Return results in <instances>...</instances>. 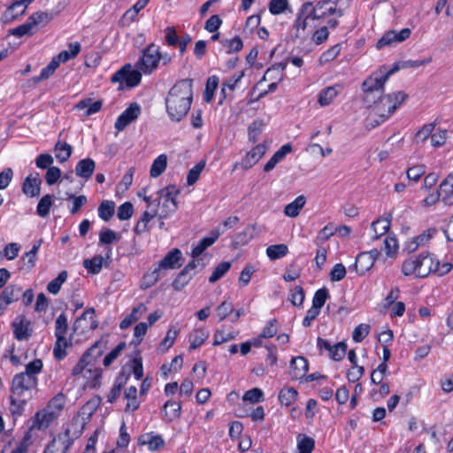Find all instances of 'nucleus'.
<instances>
[{
    "mask_svg": "<svg viewBox=\"0 0 453 453\" xmlns=\"http://www.w3.org/2000/svg\"><path fill=\"white\" fill-rule=\"evenodd\" d=\"M159 61V48L154 43H150L142 50V55L137 61L136 67L143 73L150 74L157 67Z\"/></svg>",
    "mask_w": 453,
    "mask_h": 453,
    "instance_id": "0eeeda50",
    "label": "nucleus"
},
{
    "mask_svg": "<svg viewBox=\"0 0 453 453\" xmlns=\"http://www.w3.org/2000/svg\"><path fill=\"white\" fill-rule=\"evenodd\" d=\"M12 326L13 335L18 341L27 340L32 334L30 321L23 315L17 316L12 323Z\"/></svg>",
    "mask_w": 453,
    "mask_h": 453,
    "instance_id": "4468645a",
    "label": "nucleus"
},
{
    "mask_svg": "<svg viewBox=\"0 0 453 453\" xmlns=\"http://www.w3.org/2000/svg\"><path fill=\"white\" fill-rule=\"evenodd\" d=\"M52 204H53L52 196H50V195L43 196L40 199V201L37 204L36 213L42 218H46L50 213Z\"/></svg>",
    "mask_w": 453,
    "mask_h": 453,
    "instance_id": "c03bdc74",
    "label": "nucleus"
},
{
    "mask_svg": "<svg viewBox=\"0 0 453 453\" xmlns=\"http://www.w3.org/2000/svg\"><path fill=\"white\" fill-rule=\"evenodd\" d=\"M115 203L109 200H104L98 207V216L101 219L107 222L114 214Z\"/></svg>",
    "mask_w": 453,
    "mask_h": 453,
    "instance_id": "58836bf2",
    "label": "nucleus"
},
{
    "mask_svg": "<svg viewBox=\"0 0 453 453\" xmlns=\"http://www.w3.org/2000/svg\"><path fill=\"white\" fill-rule=\"evenodd\" d=\"M96 168V163L93 159L88 157L80 160L75 166V173L85 180H88Z\"/></svg>",
    "mask_w": 453,
    "mask_h": 453,
    "instance_id": "393cba45",
    "label": "nucleus"
},
{
    "mask_svg": "<svg viewBox=\"0 0 453 453\" xmlns=\"http://www.w3.org/2000/svg\"><path fill=\"white\" fill-rule=\"evenodd\" d=\"M160 272L161 270L156 266L152 271L146 273L142 277L141 288L146 289L155 285L159 280Z\"/></svg>",
    "mask_w": 453,
    "mask_h": 453,
    "instance_id": "a18cd8bd",
    "label": "nucleus"
},
{
    "mask_svg": "<svg viewBox=\"0 0 453 453\" xmlns=\"http://www.w3.org/2000/svg\"><path fill=\"white\" fill-rule=\"evenodd\" d=\"M35 0H17L13 2L3 14V20L10 22L17 17L23 15L27 7Z\"/></svg>",
    "mask_w": 453,
    "mask_h": 453,
    "instance_id": "dca6fc26",
    "label": "nucleus"
},
{
    "mask_svg": "<svg viewBox=\"0 0 453 453\" xmlns=\"http://www.w3.org/2000/svg\"><path fill=\"white\" fill-rule=\"evenodd\" d=\"M231 263L230 262H221L219 264L216 268L213 270L211 275L209 277V281L211 283H215L219 280H220L230 269Z\"/></svg>",
    "mask_w": 453,
    "mask_h": 453,
    "instance_id": "864d4df0",
    "label": "nucleus"
},
{
    "mask_svg": "<svg viewBox=\"0 0 453 453\" xmlns=\"http://www.w3.org/2000/svg\"><path fill=\"white\" fill-rule=\"evenodd\" d=\"M194 275L195 273H190L183 269L173 280V288L177 291L181 290L190 281Z\"/></svg>",
    "mask_w": 453,
    "mask_h": 453,
    "instance_id": "603ef678",
    "label": "nucleus"
},
{
    "mask_svg": "<svg viewBox=\"0 0 453 453\" xmlns=\"http://www.w3.org/2000/svg\"><path fill=\"white\" fill-rule=\"evenodd\" d=\"M220 44L222 46L221 50H225L227 54L239 51L242 48V42L238 36L233 39H223L220 41Z\"/></svg>",
    "mask_w": 453,
    "mask_h": 453,
    "instance_id": "49530a36",
    "label": "nucleus"
},
{
    "mask_svg": "<svg viewBox=\"0 0 453 453\" xmlns=\"http://www.w3.org/2000/svg\"><path fill=\"white\" fill-rule=\"evenodd\" d=\"M141 113V107L138 104H131L117 119L114 127L118 131H123L130 123L134 121Z\"/></svg>",
    "mask_w": 453,
    "mask_h": 453,
    "instance_id": "9b49d317",
    "label": "nucleus"
},
{
    "mask_svg": "<svg viewBox=\"0 0 453 453\" xmlns=\"http://www.w3.org/2000/svg\"><path fill=\"white\" fill-rule=\"evenodd\" d=\"M218 84H219V78L216 76L210 77L207 80L204 95H203L204 100L206 102L211 101V99L213 97V93H214L215 89L217 88Z\"/></svg>",
    "mask_w": 453,
    "mask_h": 453,
    "instance_id": "0e129e2a",
    "label": "nucleus"
},
{
    "mask_svg": "<svg viewBox=\"0 0 453 453\" xmlns=\"http://www.w3.org/2000/svg\"><path fill=\"white\" fill-rule=\"evenodd\" d=\"M380 251L377 249L366 252H361L356 258L352 268L360 275L368 272L374 265Z\"/></svg>",
    "mask_w": 453,
    "mask_h": 453,
    "instance_id": "1a4fd4ad",
    "label": "nucleus"
},
{
    "mask_svg": "<svg viewBox=\"0 0 453 453\" xmlns=\"http://www.w3.org/2000/svg\"><path fill=\"white\" fill-rule=\"evenodd\" d=\"M407 97V94L403 91H397L385 96L381 99V103L383 104H388V113L384 114L380 109H378V119H369V125L372 127H375L383 123L395 112V111L405 101Z\"/></svg>",
    "mask_w": 453,
    "mask_h": 453,
    "instance_id": "20e7f679",
    "label": "nucleus"
},
{
    "mask_svg": "<svg viewBox=\"0 0 453 453\" xmlns=\"http://www.w3.org/2000/svg\"><path fill=\"white\" fill-rule=\"evenodd\" d=\"M288 300L294 306H301L304 301V292L302 287L296 286L290 290Z\"/></svg>",
    "mask_w": 453,
    "mask_h": 453,
    "instance_id": "bf43d9fd",
    "label": "nucleus"
},
{
    "mask_svg": "<svg viewBox=\"0 0 453 453\" xmlns=\"http://www.w3.org/2000/svg\"><path fill=\"white\" fill-rule=\"evenodd\" d=\"M38 379L19 372L13 376L11 384L12 395L18 397H32V391L36 388Z\"/></svg>",
    "mask_w": 453,
    "mask_h": 453,
    "instance_id": "39448f33",
    "label": "nucleus"
},
{
    "mask_svg": "<svg viewBox=\"0 0 453 453\" xmlns=\"http://www.w3.org/2000/svg\"><path fill=\"white\" fill-rule=\"evenodd\" d=\"M342 87L340 84L326 87L320 90L318 94V104L321 107H326L331 104L335 97L341 92Z\"/></svg>",
    "mask_w": 453,
    "mask_h": 453,
    "instance_id": "a211bd4d",
    "label": "nucleus"
},
{
    "mask_svg": "<svg viewBox=\"0 0 453 453\" xmlns=\"http://www.w3.org/2000/svg\"><path fill=\"white\" fill-rule=\"evenodd\" d=\"M390 227V219L384 218L379 219L378 220L372 222V229L374 232L373 239H379L380 236L387 234Z\"/></svg>",
    "mask_w": 453,
    "mask_h": 453,
    "instance_id": "a19ab883",
    "label": "nucleus"
},
{
    "mask_svg": "<svg viewBox=\"0 0 453 453\" xmlns=\"http://www.w3.org/2000/svg\"><path fill=\"white\" fill-rule=\"evenodd\" d=\"M27 397H18L17 395H10V403L12 405V411L14 414H21L23 411L24 406L27 403Z\"/></svg>",
    "mask_w": 453,
    "mask_h": 453,
    "instance_id": "e2e57ef3",
    "label": "nucleus"
},
{
    "mask_svg": "<svg viewBox=\"0 0 453 453\" xmlns=\"http://www.w3.org/2000/svg\"><path fill=\"white\" fill-rule=\"evenodd\" d=\"M306 14H303V5L298 11L297 17L292 27V37L301 39L305 37V30L307 27Z\"/></svg>",
    "mask_w": 453,
    "mask_h": 453,
    "instance_id": "b1692460",
    "label": "nucleus"
},
{
    "mask_svg": "<svg viewBox=\"0 0 453 453\" xmlns=\"http://www.w3.org/2000/svg\"><path fill=\"white\" fill-rule=\"evenodd\" d=\"M22 288L19 286L9 285L0 295V299L4 302L5 305L19 300Z\"/></svg>",
    "mask_w": 453,
    "mask_h": 453,
    "instance_id": "473e14b6",
    "label": "nucleus"
},
{
    "mask_svg": "<svg viewBox=\"0 0 453 453\" xmlns=\"http://www.w3.org/2000/svg\"><path fill=\"white\" fill-rule=\"evenodd\" d=\"M341 50H342V45L340 43H337V44L330 47L328 50H326L320 55L319 58V65H323L325 64H327V63L333 61L334 59H335L338 57Z\"/></svg>",
    "mask_w": 453,
    "mask_h": 453,
    "instance_id": "79ce46f5",
    "label": "nucleus"
},
{
    "mask_svg": "<svg viewBox=\"0 0 453 453\" xmlns=\"http://www.w3.org/2000/svg\"><path fill=\"white\" fill-rule=\"evenodd\" d=\"M268 10L273 15H280L287 12H292L288 0H270Z\"/></svg>",
    "mask_w": 453,
    "mask_h": 453,
    "instance_id": "c9c22d12",
    "label": "nucleus"
},
{
    "mask_svg": "<svg viewBox=\"0 0 453 453\" xmlns=\"http://www.w3.org/2000/svg\"><path fill=\"white\" fill-rule=\"evenodd\" d=\"M420 262H419V269L421 271L418 272V278H424L429 275L431 273H434V270H436L435 258L429 252H422L419 254Z\"/></svg>",
    "mask_w": 453,
    "mask_h": 453,
    "instance_id": "412c9836",
    "label": "nucleus"
},
{
    "mask_svg": "<svg viewBox=\"0 0 453 453\" xmlns=\"http://www.w3.org/2000/svg\"><path fill=\"white\" fill-rule=\"evenodd\" d=\"M209 337V332L203 328L195 329L188 336L190 342L189 349H196L200 347Z\"/></svg>",
    "mask_w": 453,
    "mask_h": 453,
    "instance_id": "72a5a7b5",
    "label": "nucleus"
},
{
    "mask_svg": "<svg viewBox=\"0 0 453 453\" xmlns=\"http://www.w3.org/2000/svg\"><path fill=\"white\" fill-rule=\"evenodd\" d=\"M42 180L38 174L27 176L22 184L23 193L29 197H35L40 195Z\"/></svg>",
    "mask_w": 453,
    "mask_h": 453,
    "instance_id": "6ab92c4d",
    "label": "nucleus"
},
{
    "mask_svg": "<svg viewBox=\"0 0 453 453\" xmlns=\"http://www.w3.org/2000/svg\"><path fill=\"white\" fill-rule=\"evenodd\" d=\"M139 444L147 445L151 451L159 449L165 445V441L161 435L153 433L142 434L138 439Z\"/></svg>",
    "mask_w": 453,
    "mask_h": 453,
    "instance_id": "5701e85b",
    "label": "nucleus"
},
{
    "mask_svg": "<svg viewBox=\"0 0 453 453\" xmlns=\"http://www.w3.org/2000/svg\"><path fill=\"white\" fill-rule=\"evenodd\" d=\"M101 355V349H99L98 343L92 345L82 356L80 361L73 367L72 373L76 376L82 373L84 371L86 373H92L91 369L86 370L88 365L92 359H96Z\"/></svg>",
    "mask_w": 453,
    "mask_h": 453,
    "instance_id": "9d476101",
    "label": "nucleus"
},
{
    "mask_svg": "<svg viewBox=\"0 0 453 453\" xmlns=\"http://www.w3.org/2000/svg\"><path fill=\"white\" fill-rule=\"evenodd\" d=\"M140 69H134L130 64H127L118 70L111 78V82H125L129 88L137 86L142 80Z\"/></svg>",
    "mask_w": 453,
    "mask_h": 453,
    "instance_id": "6e6552de",
    "label": "nucleus"
},
{
    "mask_svg": "<svg viewBox=\"0 0 453 453\" xmlns=\"http://www.w3.org/2000/svg\"><path fill=\"white\" fill-rule=\"evenodd\" d=\"M329 297L328 289L326 288H322L317 290L312 298V306L317 310H320L327 298Z\"/></svg>",
    "mask_w": 453,
    "mask_h": 453,
    "instance_id": "5fc2aeb1",
    "label": "nucleus"
},
{
    "mask_svg": "<svg viewBox=\"0 0 453 453\" xmlns=\"http://www.w3.org/2000/svg\"><path fill=\"white\" fill-rule=\"evenodd\" d=\"M420 257L419 255L412 256L408 259L404 260L402 265V272L404 275H414L418 278Z\"/></svg>",
    "mask_w": 453,
    "mask_h": 453,
    "instance_id": "c85d7f7f",
    "label": "nucleus"
},
{
    "mask_svg": "<svg viewBox=\"0 0 453 453\" xmlns=\"http://www.w3.org/2000/svg\"><path fill=\"white\" fill-rule=\"evenodd\" d=\"M35 27L31 24L29 19H27V22L19 25V27L10 30V34L16 37H22L24 35H31L35 33Z\"/></svg>",
    "mask_w": 453,
    "mask_h": 453,
    "instance_id": "6e6d98bb",
    "label": "nucleus"
},
{
    "mask_svg": "<svg viewBox=\"0 0 453 453\" xmlns=\"http://www.w3.org/2000/svg\"><path fill=\"white\" fill-rule=\"evenodd\" d=\"M370 333V326L360 324L355 327L352 333V339L356 342H361Z\"/></svg>",
    "mask_w": 453,
    "mask_h": 453,
    "instance_id": "69168bd1",
    "label": "nucleus"
},
{
    "mask_svg": "<svg viewBox=\"0 0 453 453\" xmlns=\"http://www.w3.org/2000/svg\"><path fill=\"white\" fill-rule=\"evenodd\" d=\"M147 311V307L143 303H139L137 306L134 307L132 312L127 315L121 322L120 328L127 329L133 323L137 321L142 315Z\"/></svg>",
    "mask_w": 453,
    "mask_h": 453,
    "instance_id": "bb28decb",
    "label": "nucleus"
},
{
    "mask_svg": "<svg viewBox=\"0 0 453 453\" xmlns=\"http://www.w3.org/2000/svg\"><path fill=\"white\" fill-rule=\"evenodd\" d=\"M55 151L56 158L59 162L64 163L70 157L72 154V146L68 143H61L60 142H58L55 145Z\"/></svg>",
    "mask_w": 453,
    "mask_h": 453,
    "instance_id": "09e8293b",
    "label": "nucleus"
},
{
    "mask_svg": "<svg viewBox=\"0 0 453 453\" xmlns=\"http://www.w3.org/2000/svg\"><path fill=\"white\" fill-rule=\"evenodd\" d=\"M167 165V157L165 154L159 155L152 163L150 167V176L157 178L163 173Z\"/></svg>",
    "mask_w": 453,
    "mask_h": 453,
    "instance_id": "ea45409f",
    "label": "nucleus"
},
{
    "mask_svg": "<svg viewBox=\"0 0 453 453\" xmlns=\"http://www.w3.org/2000/svg\"><path fill=\"white\" fill-rule=\"evenodd\" d=\"M55 414L53 411H50L48 409L38 411L34 419V426L39 430L47 428L52 422Z\"/></svg>",
    "mask_w": 453,
    "mask_h": 453,
    "instance_id": "cd10ccee",
    "label": "nucleus"
},
{
    "mask_svg": "<svg viewBox=\"0 0 453 453\" xmlns=\"http://www.w3.org/2000/svg\"><path fill=\"white\" fill-rule=\"evenodd\" d=\"M411 31L410 28H403L397 32L395 30L388 31L377 42L376 48L380 50L385 46H391L394 43H399L410 37Z\"/></svg>",
    "mask_w": 453,
    "mask_h": 453,
    "instance_id": "f8f14e48",
    "label": "nucleus"
},
{
    "mask_svg": "<svg viewBox=\"0 0 453 453\" xmlns=\"http://www.w3.org/2000/svg\"><path fill=\"white\" fill-rule=\"evenodd\" d=\"M262 354L265 358L267 365L271 368L277 364L278 358L275 346L265 347L262 350Z\"/></svg>",
    "mask_w": 453,
    "mask_h": 453,
    "instance_id": "338daca9",
    "label": "nucleus"
},
{
    "mask_svg": "<svg viewBox=\"0 0 453 453\" xmlns=\"http://www.w3.org/2000/svg\"><path fill=\"white\" fill-rule=\"evenodd\" d=\"M297 397V391L293 388H287L280 390L279 394V401L282 405H291Z\"/></svg>",
    "mask_w": 453,
    "mask_h": 453,
    "instance_id": "de8ad7c7",
    "label": "nucleus"
},
{
    "mask_svg": "<svg viewBox=\"0 0 453 453\" xmlns=\"http://www.w3.org/2000/svg\"><path fill=\"white\" fill-rule=\"evenodd\" d=\"M67 279V272L62 271L59 273L57 278L50 280L47 285V290L53 295H57L60 288L62 284Z\"/></svg>",
    "mask_w": 453,
    "mask_h": 453,
    "instance_id": "3c124183",
    "label": "nucleus"
},
{
    "mask_svg": "<svg viewBox=\"0 0 453 453\" xmlns=\"http://www.w3.org/2000/svg\"><path fill=\"white\" fill-rule=\"evenodd\" d=\"M68 48L69 50H62L56 56V58L59 63H65L68 60L74 58L81 50V43L78 42L69 43Z\"/></svg>",
    "mask_w": 453,
    "mask_h": 453,
    "instance_id": "f704fd0d",
    "label": "nucleus"
},
{
    "mask_svg": "<svg viewBox=\"0 0 453 453\" xmlns=\"http://www.w3.org/2000/svg\"><path fill=\"white\" fill-rule=\"evenodd\" d=\"M42 370V362L41 359H35L32 362H29L26 365V369L23 373L24 375H28L32 378H37V374H39Z\"/></svg>",
    "mask_w": 453,
    "mask_h": 453,
    "instance_id": "13d9d810",
    "label": "nucleus"
},
{
    "mask_svg": "<svg viewBox=\"0 0 453 453\" xmlns=\"http://www.w3.org/2000/svg\"><path fill=\"white\" fill-rule=\"evenodd\" d=\"M237 336V332L232 327L222 326L214 334L213 345L218 346L229 342Z\"/></svg>",
    "mask_w": 453,
    "mask_h": 453,
    "instance_id": "7c9ffc66",
    "label": "nucleus"
},
{
    "mask_svg": "<svg viewBox=\"0 0 453 453\" xmlns=\"http://www.w3.org/2000/svg\"><path fill=\"white\" fill-rule=\"evenodd\" d=\"M219 233H211V236L202 239L197 245H196L191 252L193 258L198 257L208 247L211 246L219 238Z\"/></svg>",
    "mask_w": 453,
    "mask_h": 453,
    "instance_id": "2f4dec72",
    "label": "nucleus"
},
{
    "mask_svg": "<svg viewBox=\"0 0 453 453\" xmlns=\"http://www.w3.org/2000/svg\"><path fill=\"white\" fill-rule=\"evenodd\" d=\"M346 352L347 344L343 342H341L332 346L329 352V357L334 361H341L345 357Z\"/></svg>",
    "mask_w": 453,
    "mask_h": 453,
    "instance_id": "4d7b16f0",
    "label": "nucleus"
},
{
    "mask_svg": "<svg viewBox=\"0 0 453 453\" xmlns=\"http://www.w3.org/2000/svg\"><path fill=\"white\" fill-rule=\"evenodd\" d=\"M438 193L445 204H453V173L449 174L441 183Z\"/></svg>",
    "mask_w": 453,
    "mask_h": 453,
    "instance_id": "4be33fe9",
    "label": "nucleus"
},
{
    "mask_svg": "<svg viewBox=\"0 0 453 453\" xmlns=\"http://www.w3.org/2000/svg\"><path fill=\"white\" fill-rule=\"evenodd\" d=\"M68 328L67 318L65 314L59 315L56 319L55 335L57 338L53 353L58 360L63 359L65 355V348L68 346V340L65 337Z\"/></svg>",
    "mask_w": 453,
    "mask_h": 453,
    "instance_id": "423d86ee",
    "label": "nucleus"
},
{
    "mask_svg": "<svg viewBox=\"0 0 453 453\" xmlns=\"http://www.w3.org/2000/svg\"><path fill=\"white\" fill-rule=\"evenodd\" d=\"M205 166V162L200 161L194 167H192L187 176V182L189 186L195 184L199 179V176Z\"/></svg>",
    "mask_w": 453,
    "mask_h": 453,
    "instance_id": "680f3d73",
    "label": "nucleus"
},
{
    "mask_svg": "<svg viewBox=\"0 0 453 453\" xmlns=\"http://www.w3.org/2000/svg\"><path fill=\"white\" fill-rule=\"evenodd\" d=\"M52 12H36L33 13L28 19L35 27L38 26L47 25L55 16Z\"/></svg>",
    "mask_w": 453,
    "mask_h": 453,
    "instance_id": "e433bc0d",
    "label": "nucleus"
},
{
    "mask_svg": "<svg viewBox=\"0 0 453 453\" xmlns=\"http://www.w3.org/2000/svg\"><path fill=\"white\" fill-rule=\"evenodd\" d=\"M288 252V248L286 244L271 245L266 249V255L271 260H276L283 257Z\"/></svg>",
    "mask_w": 453,
    "mask_h": 453,
    "instance_id": "37998d69",
    "label": "nucleus"
},
{
    "mask_svg": "<svg viewBox=\"0 0 453 453\" xmlns=\"http://www.w3.org/2000/svg\"><path fill=\"white\" fill-rule=\"evenodd\" d=\"M315 447V441L309 436H304L297 443L298 453H311Z\"/></svg>",
    "mask_w": 453,
    "mask_h": 453,
    "instance_id": "774afa93",
    "label": "nucleus"
},
{
    "mask_svg": "<svg viewBox=\"0 0 453 453\" xmlns=\"http://www.w3.org/2000/svg\"><path fill=\"white\" fill-rule=\"evenodd\" d=\"M255 404V388L248 390L242 398V403L235 410L240 417L250 416L255 421V410L252 405Z\"/></svg>",
    "mask_w": 453,
    "mask_h": 453,
    "instance_id": "2eb2a0df",
    "label": "nucleus"
},
{
    "mask_svg": "<svg viewBox=\"0 0 453 453\" xmlns=\"http://www.w3.org/2000/svg\"><path fill=\"white\" fill-rule=\"evenodd\" d=\"M59 64L60 63L57 60L56 57H54L51 61L41 70L39 76L35 77V81L39 82L48 79L54 73V72L59 66Z\"/></svg>",
    "mask_w": 453,
    "mask_h": 453,
    "instance_id": "8fccbe9b",
    "label": "nucleus"
},
{
    "mask_svg": "<svg viewBox=\"0 0 453 453\" xmlns=\"http://www.w3.org/2000/svg\"><path fill=\"white\" fill-rule=\"evenodd\" d=\"M103 105L101 100L94 101L92 98H85L78 102L75 108L84 111V116H90L98 112Z\"/></svg>",
    "mask_w": 453,
    "mask_h": 453,
    "instance_id": "a878e982",
    "label": "nucleus"
},
{
    "mask_svg": "<svg viewBox=\"0 0 453 453\" xmlns=\"http://www.w3.org/2000/svg\"><path fill=\"white\" fill-rule=\"evenodd\" d=\"M393 71L388 72L380 76H370L362 84L364 92L376 93L377 96H381L384 90V84L388 80Z\"/></svg>",
    "mask_w": 453,
    "mask_h": 453,
    "instance_id": "ddd939ff",
    "label": "nucleus"
},
{
    "mask_svg": "<svg viewBox=\"0 0 453 453\" xmlns=\"http://www.w3.org/2000/svg\"><path fill=\"white\" fill-rule=\"evenodd\" d=\"M309 365L303 357H293L290 361L289 375L293 380H299L304 377L308 372Z\"/></svg>",
    "mask_w": 453,
    "mask_h": 453,
    "instance_id": "f3484780",
    "label": "nucleus"
},
{
    "mask_svg": "<svg viewBox=\"0 0 453 453\" xmlns=\"http://www.w3.org/2000/svg\"><path fill=\"white\" fill-rule=\"evenodd\" d=\"M306 203V198L303 195L298 196L293 202L288 203L284 208V213L290 218H296Z\"/></svg>",
    "mask_w": 453,
    "mask_h": 453,
    "instance_id": "c756f323",
    "label": "nucleus"
},
{
    "mask_svg": "<svg viewBox=\"0 0 453 453\" xmlns=\"http://www.w3.org/2000/svg\"><path fill=\"white\" fill-rule=\"evenodd\" d=\"M338 0H322L319 1L316 5L311 2L303 4V14H306V18L312 19H324L332 14H336L338 17L342 16V12L337 10Z\"/></svg>",
    "mask_w": 453,
    "mask_h": 453,
    "instance_id": "7ed1b4c3",
    "label": "nucleus"
},
{
    "mask_svg": "<svg viewBox=\"0 0 453 453\" xmlns=\"http://www.w3.org/2000/svg\"><path fill=\"white\" fill-rule=\"evenodd\" d=\"M104 257L101 255L83 260V267L91 274H97L103 267Z\"/></svg>",
    "mask_w": 453,
    "mask_h": 453,
    "instance_id": "4c0bfd02",
    "label": "nucleus"
},
{
    "mask_svg": "<svg viewBox=\"0 0 453 453\" xmlns=\"http://www.w3.org/2000/svg\"><path fill=\"white\" fill-rule=\"evenodd\" d=\"M180 191L175 186H168L157 193L156 210L160 219H166L177 210L176 196Z\"/></svg>",
    "mask_w": 453,
    "mask_h": 453,
    "instance_id": "f03ea898",
    "label": "nucleus"
},
{
    "mask_svg": "<svg viewBox=\"0 0 453 453\" xmlns=\"http://www.w3.org/2000/svg\"><path fill=\"white\" fill-rule=\"evenodd\" d=\"M167 408H170V411H166L165 416L167 417L169 421H172L180 417L181 409V405L180 403L174 401H167L164 405V409L166 410Z\"/></svg>",
    "mask_w": 453,
    "mask_h": 453,
    "instance_id": "052dcab7",
    "label": "nucleus"
},
{
    "mask_svg": "<svg viewBox=\"0 0 453 453\" xmlns=\"http://www.w3.org/2000/svg\"><path fill=\"white\" fill-rule=\"evenodd\" d=\"M192 83L191 79H182L169 90L165 98V107L172 121H181L190 110L193 101Z\"/></svg>",
    "mask_w": 453,
    "mask_h": 453,
    "instance_id": "f257e3e1",
    "label": "nucleus"
},
{
    "mask_svg": "<svg viewBox=\"0 0 453 453\" xmlns=\"http://www.w3.org/2000/svg\"><path fill=\"white\" fill-rule=\"evenodd\" d=\"M181 258V252L179 249H173L171 251H169L163 259L159 261L157 264V267L160 270H168V269H173L175 267H179L180 265H178L180 259Z\"/></svg>",
    "mask_w": 453,
    "mask_h": 453,
    "instance_id": "aec40b11",
    "label": "nucleus"
}]
</instances>
